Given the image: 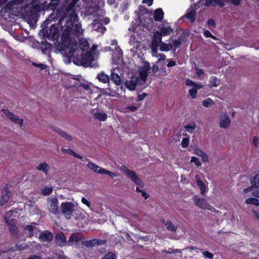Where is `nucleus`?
Listing matches in <instances>:
<instances>
[{
    "instance_id": "nucleus-41",
    "label": "nucleus",
    "mask_w": 259,
    "mask_h": 259,
    "mask_svg": "<svg viewBox=\"0 0 259 259\" xmlns=\"http://www.w3.org/2000/svg\"><path fill=\"white\" fill-rule=\"evenodd\" d=\"M202 104L205 107L209 108L214 104V102L210 98H207L203 101Z\"/></svg>"
},
{
    "instance_id": "nucleus-3",
    "label": "nucleus",
    "mask_w": 259,
    "mask_h": 259,
    "mask_svg": "<svg viewBox=\"0 0 259 259\" xmlns=\"http://www.w3.org/2000/svg\"><path fill=\"white\" fill-rule=\"evenodd\" d=\"M44 37L53 41L57 40L59 36V27L55 24L50 27L43 28L40 31Z\"/></svg>"
},
{
    "instance_id": "nucleus-18",
    "label": "nucleus",
    "mask_w": 259,
    "mask_h": 259,
    "mask_svg": "<svg viewBox=\"0 0 259 259\" xmlns=\"http://www.w3.org/2000/svg\"><path fill=\"white\" fill-rule=\"evenodd\" d=\"M53 234L48 231H45L40 233L39 239L42 242H49L53 239Z\"/></svg>"
},
{
    "instance_id": "nucleus-51",
    "label": "nucleus",
    "mask_w": 259,
    "mask_h": 259,
    "mask_svg": "<svg viewBox=\"0 0 259 259\" xmlns=\"http://www.w3.org/2000/svg\"><path fill=\"white\" fill-rule=\"evenodd\" d=\"M108 175L111 178H114L116 177L117 176L115 174L114 172H112L110 171L107 170L106 169L103 168V170H102V172L101 175Z\"/></svg>"
},
{
    "instance_id": "nucleus-23",
    "label": "nucleus",
    "mask_w": 259,
    "mask_h": 259,
    "mask_svg": "<svg viewBox=\"0 0 259 259\" xmlns=\"http://www.w3.org/2000/svg\"><path fill=\"white\" fill-rule=\"evenodd\" d=\"M185 16L191 22H194L196 20V11L192 7L190 8L187 10V12L185 14Z\"/></svg>"
},
{
    "instance_id": "nucleus-11",
    "label": "nucleus",
    "mask_w": 259,
    "mask_h": 259,
    "mask_svg": "<svg viewBox=\"0 0 259 259\" xmlns=\"http://www.w3.org/2000/svg\"><path fill=\"white\" fill-rule=\"evenodd\" d=\"M150 68L149 63L145 62L144 63L143 66L141 67L139 69L140 78H139L141 81L145 82L146 78L148 76V71Z\"/></svg>"
},
{
    "instance_id": "nucleus-28",
    "label": "nucleus",
    "mask_w": 259,
    "mask_h": 259,
    "mask_svg": "<svg viewBox=\"0 0 259 259\" xmlns=\"http://www.w3.org/2000/svg\"><path fill=\"white\" fill-rule=\"evenodd\" d=\"M164 12L161 9H156L154 14V20L156 21H160L163 18Z\"/></svg>"
},
{
    "instance_id": "nucleus-57",
    "label": "nucleus",
    "mask_w": 259,
    "mask_h": 259,
    "mask_svg": "<svg viewBox=\"0 0 259 259\" xmlns=\"http://www.w3.org/2000/svg\"><path fill=\"white\" fill-rule=\"evenodd\" d=\"M81 202L85 204V205H87L88 207H90L91 206V204L90 203V202L86 199L84 197H82L81 198Z\"/></svg>"
},
{
    "instance_id": "nucleus-53",
    "label": "nucleus",
    "mask_w": 259,
    "mask_h": 259,
    "mask_svg": "<svg viewBox=\"0 0 259 259\" xmlns=\"http://www.w3.org/2000/svg\"><path fill=\"white\" fill-rule=\"evenodd\" d=\"M189 139L188 138H184L181 142V146L183 148H187L189 144Z\"/></svg>"
},
{
    "instance_id": "nucleus-39",
    "label": "nucleus",
    "mask_w": 259,
    "mask_h": 259,
    "mask_svg": "<svg viewBox=\"0 0 259 259\" xmlns=\"http://www.w3.org/2000/svg\"><path fill=\"white\" fill-rule=\"evenodd\" d=\"M245 202L247 204H253L259 206V200L255 198H249L246 199Z\"/></svg>"
},
{
    "instance_id": "nucleus-22",
    "label": "nucleus",
    "mask_w": 259,
    "mask_h": 259,
    "mask_svg": "<svg viewBox=\"0 0 259 259\" xmlns=\"http://www.w3.org/2000/svg\"><path fill=\"white\" fill-rule=\"evenodd\" d=\"M162 36L159 31H156L153 35L152 42L153 45L157 47L162 42Z\"/></svg>"
},
{
    "instance_id": "nucleus-55",
    "label": "nucleus",
    "mask_w": 259,
    "mask_h": 259,
    "mask_svg": "<svg viewBox=\"0 0 259 259\" xmlns=\"http://www.w3.org/2000/svg\"><path fill=\"white\" fill-rule=\"evenodd\" d=\"M196 74L200 78V79H202L203 77V71L202 69L196 68Z\"/></svg>"
},
{
    "instance_id": "nucleus-32",
    "label": "nucleus",
    "mask_w": 259,
    "mask_h": 259,
    "mask_svg": "<svg viewBox=\"0 0 259 259\" xmlns=\"http://www.w3.org/2000/svg\"><path fill=\"white\" fill-rule=\"evenodd\" d=\"M115 52L117 53L116 57L115 56V54L113 56V61L115 62V63H117V62L120 60V59L122 57V53L121 50L118 47H115Z\"/></svg>"
},
{
    "instance_id": "nucleus-62",
    "label": "nucleus",
    "mask_w": 259,
    "mask_h": 259,
    "mask_svg": "<svg viewBox=\"0 0 259 259\" xmlns=\"http://www.w3.org/2000/svg\"><path fill=\"white\" fill-rule=\"evenodd\" d=\"M153 0H143L142 2L144 4H146L148 6H150L153 4Z\"/></svg>"
},
{
    "instance_id": "nucleus-19",
    "label": "nucleus",
    "mask_w": 259,
    "mask_h": 259,
    "mask_svg": "<svg viewBox=\"0 0 259 259\" xmlns=\"http://www.w3.org/2000/svg\"><path fill=\"white\" fill-rule=\"evenodd\" d=\"M36 169L40 171L43 172L46 176L49 175L50 169V165L46 162L39 163L36 166Z\"/></svg>"
},
{
    "instance_id": "nucleus-13",
    "label": "nucleus",
    "mask_w": 259,
    "mask_h": 259,
    "mask_svg": "<svg viewBox=\"0 0 259 259\" xmlns=\"http://www.w3.org/2000/svg\"><path fill=\"white\" fill-rule=\"evenodd\" d=\"M4 113L11 121L18 124L20 127L23 125V119L18 118L16 115L13 114V113L10 112L8 110H4Z\"/></svg>"
},
{
    "instance_id": "nucleus-43",
    "label": "nucleus",
    "mask_w": 259,
    "mask_h": 259,
    "mask_svg": "<svg viewBox=\"0 0 259 259\" xmlns=\"http://www.w3.org/2000/svg\"><path fill=\"white\" fill-rule=\"evenodd\" d=\"M219 80L215 76H212L210 79V83L212 87H218L219 85Z\"/></svg>"
},
{
    "instance_id": "nucleus-4",
    "label": "nucleus",
    "mask_w": 259,
    "mask_h": 259,
    "mask_svg": "<svg viewBox=\"0 0 259 259\" xmlns=\"http://www.w3.org/2000/svg\"><path fill=\"white\" fill-rule=\"evenodd\" d=\"M121 169L122 171L125 172V174L129 177L132 182L137 186L136 188V191L138 192H141L142 190L140 188H143L144 185L140 178H138L136 173L131 170L125 166H121Z\"/></svg>"
},
{
    "instance_id": "nucleus-54",
    "label": "nucleus",
    "mask_w": 259,
    "mask_h": 259,
    "mask_svg": "<svg viewBox=\"0 0 259 259\" xmlns=\"http://www.w3.org/2000/svg\"><path fill=\"white\" fill-rule=\"evenodd\" d=\"M203 34L204 35V36L206 37H211L213 39H214V40H217V38H216V37H215L214 35H213L209 31L207 30H204V32H203Z\"/></svg>"
},
{
    "instance_id": "nucleus-58",
    "label": "nucleus",
    "mask_w": 259,
    "mask_h": 259,
    "mask_svg": "<svg viewBox=\"0 0 259 259\" xmlns=\"http://www.w3.org/2000/svg\"><path fill=\"white\" fill-rule=\"evenodd\" d=\"M157 57H159L158 61H162L165 59L166 56L164 54H157V55H155Z\"/></svg>"
},
{
    "instance_id": "nucleus-56",
    "label": "nucleus",
    "mask_w": 259,
    "mask_h": 259,
    "mask_svg": "<svg viewBox=\"0 0 259 259\" xmlns=\"http://www.w3.org/2000/svg\"><path fill=\"white\" fill-rule=\"evenodd\" d=\"M80 87L89 93L91 92V88L89 85L87 84H81Z\"/></svg>"
},
{
    "instance_id": "nucleus-50",
    "label": "nucleus",
    "mask_w": 259,
    "mask_h": 259,
    "mask_svg": "<svg viewBox=\"0 0 259 259\" xmlns=\"http://www.w3.org/2000/svg\"><path fill=\"white\" fill-rule=\"evenodd\" d=\"M14 213H15V211H14L13 210H10L6 213V214H5V219L6 220L7 222H8L9 220L10 219L11 217L16 216V215L14 214Z\"/></svg>"
},
{
    "instance_id": "nucleus-46",
    "label": "nucleus",
    "mask_w": 259,
    "mask_h": 259,
    "mask_svg": "<svg viewBox=\"0 0 259 259\" xmlns=\"http://www.w3.org/2000/svg\"><path fill=\"white\" fill-rule=\"evenodd\" d=\"M102 259H116V255L113 252H108Z\"/></svg>"
},
{
    "instance_id": "nucleus-52",
    "label": "nucleus",
    "mask_w": 259,
    "mask_h": 259,
    "mask_svg": "<svg viewBox=\"0 0 259 259\" xmlns=\"http://www.w3.org/2000/svg\"><path fill=\"white\" fill-rule=\"evenodd\" d=\"M202 254L205 258H207L209 259H213L214 257V255L212 253L207 251H203L202 252Z\"/></svg>"
},
{
    "instance_id": "nucleus-10",
    "label": "nucleus",
    "mask_w": 259,
    "mask_h": 259,
    "mask_svg": "<svg viewBox=\"0 0 259 259\" xmlns=\"http://www.w3.org/2000/svg\"><path fill=\"white\" fill-rule=\"evenodd\" d=\"M141 82L140 79L135 76L131 77L130 80H126L125 81L124 84L126 88L128 90L133 91L136 89V87L138 84Z\"/></svg>"
},
{
    "instance_id": "nucleus-1",
    "label": "nucleus",
    "mask_w": 259,
    "mask_h": 259,
    "mask_svg": "<svg viewBox=\"0 0 259 259\" xmlns=\"http://www.w3.org/2000/svg\"><path fill=\"white\" fill-rule=\"evenodd\" d=\"M76 1L73 0L66 9L64 17L66 18V23L62 27L60 46L58 47L67 58L72 59L74 64L84 67L91 66L96 56L97 46L93 45L90 48V44L84 38L79 39L77 45L72 37L73 35L78 37L84 31L74 9Z\"/></svg>"
},
{
    "instance_id": "nucleus-25",
    "label": "nucleus",
    "mask_w": 259,
    "mask_h": 259,
    "mask_svg": "<svg viewBox=\"0 0 259 259\" xmlns=\"http://www.w3.org/2000/svg\"><path fill=\"white\" fill-rule=\"evenodd\" d=\"M88 167L93 171L101 174L103 168H101L100 166L97 165L95 163L92 162H89L87 164Z\"/></svg>"
},
{
    "instance_id": "nucleus-6",
    "label": "nucleus",
    "mask_w": 259,
    "mask_h": 259,
    "mask_svg": "<svg viewBox=\"0 0 259 259\" xmlns=\"http://www.w3.org/2000/svg\"><path fill=\"white\" fill-rule=\"evenodd\" d=\"M225 5L223 2V0H199L197 2L195 6V9H197L202 6L206 7H211L215 6H219L223 7Z\"/></svg>"
},
{
    "instance_id": "nucleus-15",
    "label": "nucleus",
    "mask_w": 259,
    "mask_h": 259,
    "mask_svg": "<svg viewBox=\"0 0 259 259\" xmlns=\"http://www.w3.org/2000/svg\"><path fill=\"white\" fill-rule=\"evenodd\" d=\"M93 118L95 119L98 120L100 121H105L107 119V115L104 112L100 111L98 109H94L92 111Z\"/></svg>"
},
{
    "instance_id": "nucleus-31",
    "label": "nucleus",
    "mask_w": 259,
    "mask_h": 259,
    "mask_svg": "<svg viewBox=\"0 0 259 259\" xmlns=\"http://www.w3.org/2000/svg\"><path fill=\"white\" fill-rule=\"evenodd\" d=\"M158 47H159V50L162 52H168L172 49L171 44H166L162 41Z\"/></svg>"
},
{
    "instance_id": "nucleus-45",
    "label": "nucleus",
    "mask_w": 259,
    "mask_h": 259,
    "mask_svg": "<svg viewBox=\"0 0 259 259\" xmlns=\"http://www.w3.org/2000/svg\"><path fill=\"white\" fill-rule=\"evenodd\" d=\"M242 1V0H223V2L224 3V2H226L235 6H239L241 5Z\"/></svg>"
},
{
    "instance_id": "nucleus-14",
    "label": "nucleus",
    "mask_w": 259,
    "mask_h": 259,
    "mask_svg": "<svg viewBox=\"0 0 259 259\" xmlns=\"http://www.w3.org/2000/svg\"><path fill=\"white\" fill-rule=\"evenodd\" d=\"M159 32L162 36H167L170 35L173 32V29L168 23H162L158 26Z\"/></svg>"
},
{
    "instance_id": "nucleus-12",
    "label": "nucleus",
    "mask_w": 259,
    "mask_h": 259,
    "mask_svg": "<svg viewBox=\"0 0 259 259\" xmlns=\"http://www.w3.org/2000/svg\"><path fill=\"white\" fill-rule=\"evenodd\" d=\"M231 120L226 113H222L219 116V124L221 128H227L230 125Z\"/></svg>"
},
{
    "instance_id": "nucleus-59",
    "label": "nucleus",
    "mask_w": 259,
    "mask_h": 259,
    "mask_svg": "<svg viewBox=\"0 0 259 259\" xmlns=\"http://www.w3.org/2000/svg\"><path fill=\"white\" fill-rule=\"evenodd\" d=\"M32 64H33V65H34L35 66L39 67L41 69H44L46 68V66L43 64H41V63L37 64V63H33Z\"/></svg>"
},
{
    "instance_id": "nucleus-36",
    "label": "nucleus",
    "mask_w": 259,
    "mask_h": 259,
    "mask_svg": "<svg viewBox=\"0 0 259 259\" xmlns=\"http://www.w3.org/2000/svg\"><path fill=\"white\" fill-rule=\"evenodd\" d=\"M196 128V124L194 122H191L190 124L186 125L184 126L185 131L189 133H193Z\"/></svg>"
},
{
    "instance_id": "nucleus-7",
    "label": "nucleus",
    "mask_w": 259,
    "mask_h": 259,
    "mask_svg": "<svg viewBox=\"0 0 259 259\" xmlns=\"http://www.w3.org/2000/svg\"><path fill=\"white\" fill-rule=\"evenodd\" d=\"M62 214L67 219H70L74 210V205L72 202H63L61 204Z\"/></svg>"
},
{
    "instance_id": "nucleus-61",
    "label": "nucleus",
    "mask_w": 259,
    "mask_h": 259,
    "mask_svg": "<svg viewBox=\"0 0 259 259\" xmlns=\"http://www.w3.org/2000/svg\"><path fill=\"white\" fill-rule=\"evenodd\" d=\"M146 95L147 94L145 93L139 95L138 97V101H141L143 100L146 97Z\"/></svg>"
},
{
    "instance_id": "nucleus-35",
    "label": "nucleus",
    "mask_w": 259,
    "mask_h": 259,
    "mask_svg": "<svg viewBox=\"0 0 259 259\" xmlns=\"http://www.w3.org/2000/svg\"><path fill=\"white\" fill-rule=\"evenodd\" d=\"M164 225L167 230L172 232H176L178 228L177 226L174 225L172 222L169 221L164 223Z\"/></svg>"
},
{
    "instance_id": "nucleus-30",
    "label": "nucleus",
    "mask_w": 259,
    "mask_h": 259,
    "mask_svg": "<svg viewBox=\"0 0 259 259\" xmlns=\"http://www.w3.org/2000/svg\"><path fill=\"white\" fill-rule=\"evenodd\" d=\"M61 151L65 154L72 155L75 157L78 158L80 159H82L83 158L82 156L77 154L76 153H75L74 151H73L70 148L65 149L64 148H61Z\"/></svg>"
},
{
    "instance_id": "nucleus-34",
    "label": "nucleus",
    "mask_w": 259,
    "mask_h": 259,
    "mask_svg": "<svg viewBox=\"0 0 259 259\" xmlns=\"http://www.w3.org/2000/svg\"><path fill=\"white\" fill-rule=\"evenodd\" d=\"M36 230V228L32 225H27L25 228V233L28 236L31 237L33 235V232Z\"/></svg>"
},
{
    "instance_id": "nucleus-2",
    "label": "nucleus",
    "mask_w": 259,
    "mask_h": 259,
    "mask_svg": "<svg viewBox=\"0 0 259 259\" xmlns=\"http://www.w3.org/2000/svg\"><path fill=\"white\" fill-rule=\"evenodd\" d=\"M91 2L90 6L87 8L85 14L87 15H93L97 16L103 13L101 8L104 5L103 0H89Z\"/></svg>"
},
{
    "instance_id": "nucleus-37",
    "label": "nucleus",
    "mask_w": 259,
    "mask_h": 259,
    "mask_svg": "<svg viewBox=\"0 0 259 259\" xmlns=\"http://www.w3.org/2000/svg\"><path fill=\"white\" fill-rule=\"evenodd\" d=\"M186 84L187 86H191L192 87H196L197 88H203V85L201 83H197L189 79L186 80Z\"/></svg>"
},
{
    "instance_id": "nucleus-64",
    "label": "nucleus",
    "mask_w": 259,
    "mask_h": 259,
    "mask_svg": "<svg viewBox=\"0 0 259 259\" xmlns=\"http://www.w3.org/2000/svg\"><path fill=\"white\" fill-rule=\"evenodd\" d=\"M58 3V0H53L51 2L50 5L51 7H55L57 5Z\"/></svg>"
},
{
    "instance_id": "nucleus-44",
    "label": "nucleus",
    "mask_w": 259,
    "mask_h": 259,
    "mask_svg": "<svg viewBox=\"0 0 259 259\" xmlns=\"http://www.w3.org/2000/svg\"><path fill=\"white\" fill-rule=\"evenodd\" d=\"M200 89V88L193 87L192 89L189 90V93L193 99H195L196 98V94L197 92V90Z\"/></svg>"
},
{
    "instance_id": "nucleus-38",
    "label": "nucleus",
    "mask_w": 259,
    "mask_h": 259,
    "mask_svg": "<svg viewBox=\"0 0 259 259\" xmlns=\"http://www.w3.org/2000/svg\"><path fill=\"white\" fill-rule=\"evenodd\" d=\"M22 3V0L12 1L6 5V9L8 10H10L11 9V7H14L15 5H18L21 4Z\"/></svg>"
},
{
    "instance_id": "nucleus-21",
    "label": "nucleus",
    "mask_w": 259,
    "mask_h": 259,
    "mask_svg": "<svg viewBox=\"0 0 259 259\" xmlns=\"http://www.w3.org/2000/svg\"><path fill=\"white\" fill-rule=\"evenodd\" d=\"M194 153L202 158V161L204 162H208L209 158L207 154L204 152L200 148L195 147L193 149Z\"/></svg>"
},
{
    "instance_id": "nucleus-24",
    "label": "nucleus",
    "mask_w": 259,
    "mask_h": 259,
    "mask_svg": "<svg viewBox=\"0 0 259 259\" xmlns=\"http://www.w3.org/2000/svg\"><path fill=\"white\" fill-rule=\"evenodd\" d=\"M56 243L59 246H64L66 242V238L63 233L57 234L55 238Z\"/></svg>"
},
{
    "instance_id": "nucleus-20",
    "label": "nucleus",
    "mask_w": 259,
    "mask_h": 259,
    "mask_svg": "<svg viewBox=\"0 0 259 259\" xmlns=\"http://www.w3.org/2000/svg\"><path fill=\"white\" fill-rule=\"evenodd\" d=\"M106 243L105 240H99L97 239H94L90 241H87L83 242L84 245L88 247H92L96 245H102Z\"/></svg>"
},
{
    "instance_id": "nucleus-48",
    "label": "nucleus",
    "mask_w": 259,
    "mask_h": 259,
    "mask_svg": "<svg viewBox=\"0 0 259 259\" xmlns=\"http://www.w3.org/2000/svg\"><path fill=\"white\" fill-rule=\"evenodd\" d=\"M190 162L191 163H194V164L197 166H200L201 165V162L200 161V160H199V159L196 157H194V156H192L191 157V159L190 160Z\"/></svg>"
},
{
    "instance_id": "nucleus-33",
    "label": "nucleus",
    "mask_w": 259,
    "mask_h": 259,
    "mask_svg": "<svg viewBox=\"0 0 259 259\" xmlns=\"http://www.w3.org/2000/svg\"><path fill=\"white\" fill-rule=\"evenodd\" d=\"M99 80L104 83H107L109 81V77L108 75L105 74L104 72H101L98 75Z\"/></svg>"
},
{
    "instance_id": "nucleus-26",
    "label": "nucleus",
    "mask_w": 259,
    "mask_h": 259,
    "mask_svg": "<svg viewBox=\"0 0 259 259\" xmlns=\"http://www.w3.org/2000/svg\"><path fill=\"white\" fill-rule=\"evenodd\" d=\"M82 239V236L79 233H73L72 234L69 240V243L70 245L72 243H77Z\"/></svg>"
},
{
    "instance_id": "nucleus-47",
    "label": "nucleus",
    "mask_w": 259,
    "mask_h": 259,
    "mask_svg": "<svg viewBox=\"0 0 259 259\" xmlns=\"http://www.w3.org/2000/svg\"><path fill=\"white\" fill-rule=\"evenodd\" d=\"M251 183L255 187L259 188V174L254 177Z\"/></svg>"
},
{
    "instance_id": "nucleus-29",
    "label": "nucleus",
    "mask_w": 259,
    "mask_h": 259,
    "mask_svg": "<svg viewBox=\"0 0 259 259\" xmlns=\"http://www.w3.org/2000/svg\"><path fill=\"white\" fill-rule=\"evenodd\" d=\"M115 69L112 71L111 75V79L113 81L116 85H119L121 83V78L118 73L114 72Z\"/></svg>"
},
{
    "instance_id": "nucleus-63",
    "label": "nucleus",
    "mask_w": 259,
    "mask_h": 259,
    "mask_svg": "<svg viewBox=\"0 0 259 259\" xmlns=\"http://www.w3.org/2000/svg\"><path fill=\"white\" fill-rule=\"evenodd\" d=\"M176 65V63L174 61L170 60V61H169V62L167 65V66L168 67H171L175 66Z\"/></svg>"
},
{
    "instance_id": "nucleus-42",
    "label": "nucleus",
    "mask_w": 259,
    "mask_h": 259,
    "mask_svg": "<svg viewBox=\"0 0 259 259\" xmlns=\"http://www.w3.org/2000/svg\"><path fill=\"white\" fill-rule=\"evenodd\" d=\"M59 135L66 140L70 141L72 140V137L63 131H58Z\"/></svg>"
},
{
    "instance_id": "nucleus-8",
    "label": "nucleus",
    "mask_w": 259,
    "mask_h": 259,
    "mask_svg": "<svg viewBox=\"0 0 259 259\" xmlns=\"http://www.w3.org/2000/svg\"><path fill=\"white\" fill-rule=\"evenodd\" d=\"M48 208L52 213L57 214L59 213L58 200L56 197L52 196L48 198Z\"/></svg>"
},
{
    "instance_id": "nucleus-27",
    "label": "nucleus",
    "mask_w": 259,
    "mask_h": 259,
    "mask_svg": "<svg viewBox=\"0 0 259 259\" xmlns=\"http://www.w3.org/2000/svg\"><path fill=\"white\" fill-rule=\"evenodd\" d=\"M195 178L196 179L197 185L200 190V193L202 195H204L206 190V185L204 182L198 178L197 176H196Z\"/></svg>"
},
{
    "instance_id": "nucleus-60",
    "label": "nucleus",
    "mask_w": 259,
    "mask_h": 259,
    "mask_svg": "<svg viewBox=\"0 0 259 259\" xmlns=\"http://www.w3.org/2000/svg\"><path fill=\"white\" fill-rule=\"evenodd\" d=\"M17 247L18 249L23 250L25 249L27 247V244L26 243H22L20 245H17Z\"/></svg>"
},
{
    "instance_id": "nucleus-17",
    "label": "nucleus",
    "mask_w": 259,
    "mask_h": 259,
    "mask_svg": "<svg viewBox=\"0 0 259 259\" xmlns=\"http://www.w3.org/2000/svg\"><path fill=\"white\" fill-rule=\"evenodd\" d=\"M10 196V192L7 187L3 189L2 195L0 198V205H4L9 200Z\"/></svg>"
},
{
    "instance_id": "nucleus-40",
    "label": "nucleus",
    "mask_w": 259,
    "mask_h": 259,
    "mask_svg": "<svg viewBox=\"0 0 259 259\" xmlns=\"http://www.w3.org/2000/svg\"><path fill=\"white\" fill-rule=\"evenodd\" d=\"M53 190V188L52 186H46L41 190V193L44 195H48L51 194Z\"/></svg>"
},
{
    "instance_id": "nucleus-16",
    "label": "nucleus",
    "mask_w": 259,
    "mask_h": 259,
    "mask_svg": "<svg viewBox=\"0 0 259 259\" xmlns=\"http://www.w3.org/2000/svg\"><path fill=\"white\" fill-rule=\"evenodd\" d=\"M90 27L91 29L97 32H100L102 33H103L106 31V28L102 26V23L101 22V21L99 20H95L94 22L90 25Z\"/></svg>"
},
{
    "instance_id": "nucleus-49",
    "label": "nucleus",
    "mask_w": 259,
    "mask_h": 259,
    "mask_svg": "<svg viewBox=\"0 0 259 259\" xmlns=\"http://www.w3.org/2000/svg\"><path fill=\"white\" fill-rule=\"evenodd\" d=\"M172 42L173 43L172 48L174 47L175 49H177L180 47L181 45V41L180 39H173L172 40Z\"/></svg>"
},
{
    "instance_id": "nucleus-9",
    "label": "nucleus",
    "mask_w": 259,
    "mask_h": 259,
    "mask_svg": "<svg viewBox=\"0 0 259 259\" xmlns=\"http://www.w3.org/2000/svg\"><path fill=\"white\" fill-rule=\"evenodd\" d=\"M193 201L195 204L201 209H207L212 212L215 211V209L210 205L205 199H201L195 196L193 197Z\"/></svg>"
},
{
    "instance_id": "nucleus-5",
    "label": "nucleus",
    "mask_w": 259,
    "mask_h": 259,
    "mask_svg": "<svg viewBox=\"0 0 259 259\" xmlns=\"http://www.w3.org/2000/svg\"><path fill=\"white\" fill-rule=\"evenodd\" d=\"M138 27H135L134 25H132L128 28L130 31L133 32V34H131L129 39V44L133 48V49H138L141 44V37L140 35L135 31L137 29Z\"/></svg>"
}]
</instances>
